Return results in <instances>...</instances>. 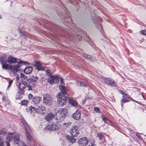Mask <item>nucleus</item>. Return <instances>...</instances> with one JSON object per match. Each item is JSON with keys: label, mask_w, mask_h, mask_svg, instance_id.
Instances as JSON below:
<instances>
[{"label": "nucleus", "mask_w": 146, "mask_h": 146, "mask_svg": "<svg viewBox=\"0 0 146 146\" xmlns=\"http://www.w3.org/2000/svg\"><path fill=\"white\" fill-rule=\"evenodd\" d=\"M57 124L56 125L55 124H51L46 126L45 127V129L47 130H52L53 131L58 130L59 128V126L58 125L60 124Z\"/></svg>", "instance_id": "obj_13"}, {"label": "nucleus", "mask_w": 146, "mask_h": 146, "mask_svg": "<svg viewBox=\"0 0 146 146\" xmlns=\"http://www.w3.org/2000/svg\"><path fill=\"white\" fill-rule=\"evenodd\" d=\"M3 60L5 62H8L9 63L11 64L15 63L17 62V58L10 56L7 57L6 60H5V59L3 58L1 62V63Z\"/></svg>", "instance_id": "obj_10"}, {"label": "nucleus", "mask_w": 146, "mask_h": 146, "mask_svg": "<svg viewBox=\"0 0 146 146\" xmlns=\"http://www.w3.org/2000/svg\"><path fill=\"white\" fill-rule=\"evenodd\" d=\"M71 123L70 122L68 123H64L63 124L64 125H65L66 126V127H68L70 125H71Z\"/></svg>", "instance_id": "obj_38"}, {"label": "nucleus", "mask_w": 146, "mask_h": 146, "mask_svg": "<svg viewBox=\"0 0 146 146\" xmlns=\"http://www.w3.org/2000/svg\"><path fill=\"white\" fill-rule=\"evenodd\" d=\"M27 110L28 113L31 114L32 115H34V113H33V114H32V113L34 111L35 112H36V108L32 106H31L27 108Z\"/></svg>", "instance_id": "obj_18"}, {"label": "nucleus", "mask_w": 146, "mask_h": 146, "mask_svg": "<svg viewBox=\"0 0 146 146\" xmlns=\"http://www.w3.org/2000/svg\"><path fill=\"white\" fill-rule=\"evenodd\" d=\"M28 101L27 100L22 101L21 102V104L22 105H26L28 103Z\"/></svg>", "instance_id": "obj_32"}, {"label": "nucleus", "mask_w": 146, "mask_h": 146, "mask_svg": "<svg viewBox=\"0 0 146 146\" xmlns=\"http://www.w3.org/2000/svg\"><path fill=\"white\" fill-rule=\"evenodd\" d=\"M24 36V38H25V36Z\"/></svg>", "instance_id": "obj_54"}, {"label": "nucleus", "mask_w": 146, "mask_h": 146, "mask_svg": "<svg viewBox=\"0 0 146 146\" xmlns=\"http://www.w3.org/2000/svg\"><path fill=\"white\" fill-rule=\"evenodd\" d=\"M6 139L9 141H11L13 139V143L17 144L19 142V135L18 133L15 132L9 133L7 135Z\"/></svg>", "instance_id": "obj_2"}, {"label": "nucleus", "mask_w": 146, "mask_h": 146, "mask_svg": "<svg viewBox=\"0 0 146 146\" xmlns=\"http://www.w3.org/2000/svg\"><path fill=\"white\" fill-rule=\"evenodd\" d=\"M46 75L48 76H49L52 75V73L51 72L50 70L49 69H47L46 70Z\"/></svg>", "instance_id": "obj_31"}, {"label": "nucleus", "mask_w": 146, "mask_h": 146, "mask_svg": "<svg viewBox=\"0 0 146 146\" xmlns=\"http://www.w3.org/2000/svg\"><path fill=\"white\" fill-rule=\"evenodd\" d=\"M52 98L49 95L45 94L43 96V102L46 105L48 106L51 105L52 102Z\"/></svg>", "instance_id": "obj_7"}, {"label": "nucleus", "mask_w": 146, "mask_h": 146, "mask_svg": "<svg viewBox=\"0 0 146 146\" xmlns=\"http://www.w3.org/2000/svg\"><path fill=\"white\" fill-rule=\"evenodd\" d=\"M60 89L61 91V93L63 95L66 94V91L65 88L63 85L60 86Z\"/></svg>", "instance_id": "obj_24"}, {"label": "nucleus", "mask_w": 146, "mask_h": 146, "mask_svg": "<svg viewBox=\"0 0 146 146\" xmlns=\"http://www.w3.org/2000/svg\"><path fill=\"white\" fill-rule=\"evenodd\" d=\"M23 146H27L24 142H23Z\"/></svg>", "instance_id": "obj_47"}, {"label": "nucleus", "mask_w": 146, "mask_h": 146, "mask_svg": "<svg viewBox=\"0 0 146 146\" xmlns=\"http://www.w3.org/2000/svg\"><path fill=\"white\" fill-rule=\"evenodd\" d=\"M76 84L78 86H86V85L83 82L80 81H77L76 83Z\"/></svg>", "instance_id": "obj_27"}, {"label": "nucleus", "mask_w": 146, "mask_h": 146, "mask_svg": "<svg viewBox=\"0 0 146 146\" xmlns=\"http://www.w3.org/2000/svg\"><path fill=\"white\" fill-rule=\"evenodd\" d=\"M82 38H80L79 39L80 40H81L82 39Z\"/></svg>", "instance_id": "obj_52"}, {"label": "nucleus", "mask_w": 146, "mask_h": 146, "mask_svg": "<svg viewBox=\"0 0 146 146\" xmlns=\"http://www.w3.org/2000/svg\"><path fill=\"white\" fill-rule=\"evenodd\" d=\"M23 77H24V78H25V75H24L22 74V73H21V78H22Z\"/></svg>", "instance_id": "obj_46"}, {"label": "nucleus", "mask_w": 146, "mask_h": 146, "mask_svg": "<svg viewBox=\"0 0 146 146\" xmlns=\"http://www.w3.org/2000/svg\"><path fill=\"white\" fill-rule=\"evenodd\" d=\"M121 106L122 107H123V104L121 103Z\"/></svg>", "instance_id": "obj_50"}, {"label": "nucleus", "mask_w": 146, "mask_h": 146, "mask_svg": "<svg viewBox=\"0 0 146 146\" xmlns=\"http://www.w3.org/2000/svg\"><path fill=\"white\" fill-rule=\"evenodd\" d=\"M102 118L103 119V121L106 122L108 120V119L104 115H103L102 116Z\"/></svg>", "instance_id": "obj_36"}, {"label": "nucleus", "mask_w": 146, "mask_h": 146, "mask_svg": "<svg viewBox=\"0 0 146 146\" xmlns=\"http://www.w3.org/2000/svg\"><path fill=\"white\" fill-rule=\"evenodd\" d=\"M41 100V98L40 97H35L33 99L34 104L35 105H37L38 104Z\"/></svg>", "instance_id": "obj_19"}, {"label": "nucleus", "mask_w": 146, "mask_h": 146, "mask_svg": "<svg viewBox=\"0 0 146 146\" xmlns=\"http://www.w3.org/2000/svg\"><path fill=\"white\" fill-rule=\"evenodd\" d=\"M6 130L4 129H2L0 130V140L2 139V137L5 135Z\"/></svg>", "instance_id": "obj_25"}, {"label": "nucleus", "mask_w": 146, "mask_h": 146, "mask_svg": "<svg viewBox=\"0 0 146 146\" xmlns=\"http://www.w3.org/2000/svg\"><path fill=\"white\" fill-rule=\"evenodd\" d=\"M120 93H121V94L123 95H124L125 94V93L123 91H121L120 90Z\"/></svg>", "instance_id": "obj_45"}, {"label": "nucleus", "mask_w": 146, "mask_h": 146, "mask_svg": "<svg viewBox=\"0 0 146 146\" xmlns=\"http://www.w3.org/2000/svg\"><path fill=\"white\" fill-rule=\"evenodd\" d=\"M81 55L83 56L86 58H87L88 59H90L91 60H92V58L90 56H88L87 54H83L81 53L80 54Z\"/></svg>", "instance_id": "obj_30"}, {"label": "nucleus", "mask_w": 146, "mask_h": 146, "mask_svg": "<svg viewBox=\"0 0 146 146\" xmlns=\"http://www.w3.org/2000/svg\"><path fill=\"white\" fill-rule=\"evenodd\" d=\"M27 63V62L22 61V60L20 61L18 63V64H25Z\"/></svg>", "instance_id": "obj_37"}, {"label": "nucleus", "mask_w": 146, "mask_h": 146, "mask_svg": "<svg viewBox=\"0 0 146 146\" xmlns=\"http://www.w3.org/2000/svg\"><path fill=\"white\" fill-rule=\"evenodd\" d=\"M97 137H98L99 139L101 140L105 138L104 135L101 133H98Z\"/></svg>", "instance_id": "obj_29"}, {"label": "nucleus", "mask_w": 146, "mask_h": 146, "mask_svg": "<svg viewBox=\"0 0 146 146\" xmlns=\"http://www.w3.org/2000/svg\"><path fill=\"white\" fill-rule=\"evenodd\" d=\"M32 96V95L31 94H29V96Z\"/></svg>", "instance_id": "obj_49"}, {"label": "nucleus", "mask_w": 146, "mask_h": 146, "mask_svg": "<svg viewBox=\"0 0 146 146\" xmlns=\"http://www.w3.org/2000/svg\"><path fill=\"white\" fill-rule=\"evenodd\" d=\"M67 110L66 108H61L60 109L56 114H58V116H57L55 118V123L57 124H59L63 120L67 115Z\"/></svg>", "instance_id": "obj_1"}, {"label": "nucleus", "mask_w": 146, "mask_h": 146, "mask_svg": "<svg viewBox=\"0 0 146 146\" xmlns=\"http://www.w3.org/2000/svg\"><path fill=\"white\" fill-rule=\"evenodd\" d=\"M80 116L81 114L80 111L79 110H77L76 112L73 114L72 117L74 119L77 120L80 119Z\"/></svg>", "instance_id": "obj_17"}, {"label": "nucleus", "mask_w": 146, "mask_h": 146, "mask_svg": "<svg viewBox=\"0 0 146 146\" xmlns=\"http://www.w3.org/2000/svg\"><path fill=\"white\" fill-rule=\"evenodd\" d=\"M3 141H0V146H3Z\"/></svg>", "instance_id": "obj_43"}, {"label": "nucleus", "mask_w": 146, "mask_h": 146, "mask_svg": "<svg viewBox=\"0 0 146 146\" xmlns=\"http://www.w3.org/2000/svg\"><path fill=\"white\" fill-rule=\"evenodd\" d=\"M45 107L43 106H40L36 108V112L40 115H43L46 112Z\"/></svg>", "instance_id": "obj_11"}, {"label": "nucleus", "mask_w": 146, "mask_h": 146, "mask_svg": "<svg viewBox=\"0 0 146 146\" xmlns=\"http://www.w3.org/2000/svg\"><path fill=\"white\" fill-rule=\"evenodd\" d=\"M1 16L0 15V19H1Z\"/></svg>", "instance_id": "obj_51"}, {"label": "nucleus", "mask_w": 146, "mask_h": 146, "mask_svg": "<svg viewBox=\"0 0 146 146\" xmlns=\"http://www.w3.org/2000/svg\"><path fill=\"white\" fill-rule=\"evenodd\" d=\"M54 117V114L52 112H50L46 115L44 119L47 121L49 122L52 120Z\"/></svg>", "instance_id": "obj_16"}, {"label": "nucleus", "mask_w": 146, "mask_h": 146, "mask_svg": "<svg viewBox=\"0 0 146 146\" xmlns=\"http://www.w3.org/2000/svg\"><path fill=\"white\" fill-rule=\"evenodd\" d=\"M140 137H140V136H139V138H140Z\"/></svg>", "instance_id": "obj_53"}, {"label": "nucleus", "mask_w": 146, "mask_h": 146, "mask_svg": "<svg viewBox=\"0 0 146 146\" xmlns=\"http://www.w3.org/2000/svg\"><path fill=\"white\" fill-rule=\"evenodd\" d=\"M32 84L30 82V84L28 85L27 87L28 88V90H31L32 89L33 87H34L35 86H33L32 85Z\"/></svg>", "instance_id": "obj_33"}, {"label": "nucleus", "mask_w": 146, "mask_h": 146, "mask_svg": "<svg viewBox=\"0 0 146 146\" xmlns=\"http://www.w3.org/2000/svg\"><path fill=\"white\" fill-rule=\"evenodd\" d=\"M57 102L61 106H63L66 104L67 101V98L62 94L61 93H59L57 95Z\"/></svg>", "instance_id": "obj_5"}, {"label": "nucleus", "mask_w": 146, "mask_h": 146, "mask_svg": "<svg viewBox=\"0 0 146 146\" xmlns=\"http://www.w3.org/2000/svg\"><path fill=\"white\" fill-rule=\"evenodd\" d=\"M101 25H99V27H98V26H96V27H97V28H100V27H101Z\"/></svg>", "instance_id": "obj_48"}, {"label": "nucleus", "mask_w": 146, "mask_h": 146, "mask_svg": "<svg viewBox=\"0 0 146 146\" xmlns=\"http://www.w3.org/2000/svg\"><path fill=\"white\" fill-rule=\"evenodd\" d=\"M6 144H7V146H10V143H9V141H6Z\"/></svg>", "instance_id": "obj_44"}, {"label": "nucleus", "mask_w": 146, "mask_h": 146, "mask_svg": "<svg viewBox=\"0 0 146 146\" xmlns=\"http://www.w3.org/2000/svg\"><path fill=\"white\" fill-rule=\"evenodd\" d=\"M141 34H142L145 35H146V31L145 30H142L141 31Z\"/></svg>", "instance_id": "obj_39"}, {"label": "nucleus", "mask_w": 146, "mask_h": 146, "mask_svg": "<svg viewBox=\"0 0 146 146\" xmlns=\"http://www.w3.org/2000/svg\"><path fill=\"white\" fill-rule=\"evenodd\" d=\"M94 110L97 113L100 112V109L98 107H96L94 108Z\"/></svg>", "instance_id": "obj_34"}, {"label": "nucleus", "mask_w": 146, "mask_h": 146, "mask_svg": "<svg viewBox=\"0 0 146 146\" xmlns=\"http://www.w3.org/2000/svg\"><path fill=\"white\" fill-rule=\"evenodd\" d=\"M129 102V101L128 100H126V99L124 98H122L121 101V103H122V102L125 103L128 102Z\"/></svg>", "instance_id": "obj_35"}, {"label": "nucleus", "mask_w": 146, "mask_h": 146, "mask_svg": "<svg viewBox=\"0 0 146 146\" xmlns=\"http://www.w3.org/2000/svg\"><path fill=\"white\" fill-rule=\"evenodd\" d=\"M66 138L68 140H69L72 143H73L75 142L76 139L72 137L67 136Z\"/></svg>", "instance_id": "obj_28"}, {"label": "nucleus", "mask_w": 146, "mask_h": 146, "mask_svg": "<svg viewBox=\"0 0 146 146\" xmlns=\"http://www.w3.org/2000/svg\"><path fill=\"white\" fill-rule=\"evenodd\" d=\"M24 94L23 90L20 91L18 92L16 96V98L17 99H20L22 97L23 95Z\"/></svg>", "instance_id": "obj_21"}, {"label": "nucleus", "mask_w": 146, "mask_h": 146, "mask_svg": "<svg viewBox=\"0 0 146 146\" xmlns=\"http://www.w3.org/2000/svg\"><path fill=\"white\" fill-rule=\"evenodd\" d=\"M2 67L3 69H7L9 68L13 71L17 72L19 69L21 67L20 65H9V64L6 63L4 60L2 62Z\"/></svg>", "instance_id": "obj_4"}, {"label": "nucleus", "mask_w": 146, "mask_h": 146, "mask_svg": "<svg viewBox=\"0 0 146 146\" xmlns=\"http://www.w3.org/2000/svg\"><path fill=\"white\" fill-rule=\"evenodd\" d=\"M21 122L25 126V128L26 129L25 132L26 137L28 139L31 143V140L32 135L30 127L23 118H21Z\"/></svg>", "instance_id": "obj_3"}, {"label": "nucleus", "mask_w": 146, "mask_h": 146, "mask_svg": "<svg viewBox=\"0 0 146 146\" xmlns=\"http://www.w3.org/2000/svg\"><path fill=\"white\" fill-rule=\"evenodd\" d=\"M88 140L87 138L83 137L80 138L78 141V143L79 146H86L88 144Z\"/></svg>", "instance_id": "obj_12"}, {"label": "nucleus", "mask_w": 146, "mask_h": 146, "mask_svg": "<svg viewBox=\"0 0 146 146\" xmlns=\"http://www.w3.org/2000/svg\"><path fill=\"white\" fill-rule=\"evenodd\" d=\"M69 102L71 105L74 107L77 106L78 105V103L76 101L72 98H70L69 99Z\"/></svg>", "instance_id": "obj_20"}, {"label": "nucleus", "mask_w": 146, "mask_h": 146, "mask_svg": "<svg viewBox=\"0 0 146 146\" xmlns=\"http://www.w3.org/2000/svg\"><path fill=\"white\" fill-rule=\"evenodd\" d=\"M13 82V80H11L9 82V85L8 86V88H9V87L12 84V83Z\"/></svg>", "instance_id": "obj_41"}, {"label": "nucleus", "mask_w": 146, "mask_h": 146, "mask_svg": "<svg viewBox=\"0 0 146 146\" xmlns=\"http://www.w3.org/2000/svg\"><path fill=\"white\" fill-rule=\"evenodd\" d=\"M32 67L31 66H28L25 69L24 71L25 74H28L32 72Z\"/></svg>", "instance_id": "obj_23"}, {"label": "nucleus", "mask_w": 146, "mask_h": 146, "mask_svg": "<svg viewBox=\"0 0 146 146\" xmlns=\"http://www.w3.org/2000/svg\"><path fill=\"white\" fill-rule=\"evenodd\" d=\"M38 80L37 77L33 76L29 79V82L32 84L33 86H35L36 84V82Z\"/></svg>", "instance_id": "obj_15"}, {"label": "nucleus", "mask_w": 146, "mask_h": 146, "mask_svg": "<svg viewBox=\"0 0 146 146\" xmlns=\"http://www.w3.org/2000/svg\"><path fill=\"white\" fill-rule=\"evenodd\" d=\"M42 63L40 61H35L34 62V65L36 67V69L38 71H44L45 70L44 68L41 66Z\"/></svg>", "instance_id": "obj_14"}, {"label": "nucleus", "mask_w": 146, "mask_h": 146, "mask_svg": "<svg viewBox=\"0 0 146 146\" xmlns=\"http://www.w3.org/2000/svg\"><path fill=\"white\" fill-rule=\"evenodd\" d=\"M99 79L102 82L105 83L109 85L114 86H117V84L115 83L114 81L110 78H101Z\"/></svg>", "instance_id": "obj_6"}, {"label": "nucleus", "mask_w": 146, "mask_h": 146, "mask_svg": "<svg viewBox=\"0 0 146 146\" xmlns=\"http://www.w3.org/2000/svg\"><path fill=\"white\" fill-rule=\"evenodd\" d=\"M70 133L73 137L77 136L79 133L78 127L77 126L73 127L70 130Z\"/></svg>", "instance_id": "obj_8"}, {"label": "nucleus", "mask_w": 146, "mask_h": 146, "mask_svg": "<svg viewBox=\"0 0 146 146\" xmlns=\"http://www.w3.org/2000/svg\"><path fill=\"white\" fill-rule=\"evenodd\" d=\"M59 78L57 75L51 76L48 79V82L51 84L57 83L58 81Z\"/></svg>", "instance_id": "obj_9"}, {"label": "nucleus", "mask_w": 146, "mask_h": 146, "mask_svg": "<svg viewBox=\"0 0 146 146\" xmlns=\"http://www.w3.org/2000/svg\"><path fill=\"white\" fill-rule=\"evenodd\" d=\"M60 82L61 84L62 85H64L63 79L62 78H60Z\"/></svg>", "instance_id": "obj_40"}, {"label": "nucleus", "mask_w": 146, "mask_h": 146, "mask_svg": "<svg viewBox=\"0 0 146 146\" xmlns=\"http://www.w3.org/2000/svg\"><path fill=\"white\" fill-rule=\"evenodd\" d=\"M26 86V85L25 82H22L19 83V87L20 91L23 90Z\"/></svg>", "instance_id": "obj_22"}, {"label": "nucleus", "mask_w": 146, "mask_h": 146, "mask_svg": "<svg viewBox=\"0 0 146 146\" xmlns=\"http://www.w3.org/2000/svg\"><path fill=\"white\" fill-rule=\"evenodd\" d=\"M123 97L125 99H129L130 100H131L132 101L135 102L137 103V102L136 101L132 99L131 98L128 94H125L124 95H123Z\"/></svg>", "instance_id": "obj_26"}, {"label": "nucleus", "mask_w": 146, "mask_h": 146, "mask_svg": "<svg viewBox=\"0 0 146 146\" xmlns=\"http://www.w3.org/2000/svg\"><path fill=\"white\" fill-rule=\"evenodd\" d=\"M94 140H93L92 142L89 145V146H95V145L94 144Z\"/></svg>", "instance_id": "obj_42"}]
</instances>
